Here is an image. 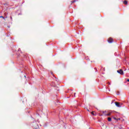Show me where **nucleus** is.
<instances>
[{"label": "nucleus", "mask_w": 129, "mask_h": 129, "mask_svg": "<svg viewBox=\"0 0 129 129\" xmlns=\"http://www.w3.org/2000/svg\"><path fill=\"white\" fill-rule=\"evenodd\" d=\"M103 113H104V111L103 112Z\"/></svg>", "instance_id": "obj_16"}, {"label": "nucleus", "mask_w": 129, "mask_h": 129, "mask_svg": "<svg viewBox=\"0 0 129 129\" xmlns=\"http://www.w3.org/2000/svg\"><path fill=\"white\" fill-rule=\"evenodd\" d=\"M108 121H111V117H108Z\"/></svg>", "instance_id": "obj_6"}, {"label": "nucleus", "mask_w": 129, "mask_h": 129, "mask_svg": "<svg viewBox=\"0 0 129 129\" xmlns=\"http://www.w3.org/2000/svg\"><path fill=\"white\" fill-rule=\"evenodd\" d=\"M107 41L108 42V43H111L113 42V39L112 38L110 37L108 39Z\"/></svg>", "instance_id": "obj_2"}, {"label": "nucleus", "mask_w": 129, "mask_h": 129, "mask_svg": "<svg viewBox=\"0 0 129 129\" xmlns=\"http://www.w3.org/2000/svg\"><path fill=\"white\" fill-rule=\"evenodd\" d=\"M120 118H117L116 120H119Z\"/></svg>", "instance_id": "obj_12"}, {"label": "nucleus", "mask_w": 129, "mask_h": 129, "mask_svg": "<svg viewBox=\"0 0 129 129\" xmlns=\"http://www.w3.org/2000/svg\"><path fill=\"white\" fill-rule=\"evenodd\" d=\"M10 18H11V20H13V17H11Z\"/></svg>", "instance_id": "obj_13"}, {"label": "nucleus", "mask_w": 129, "mask_h": 129, "mask_svg": "<svg viewBox=\"0 0 129 129\" xmlns=\"http://www.w3.org/2000/svg\"><path fill=\"white\" fill-rule=\"evenodd\" d=\"M0 18H3L4 19H5V17L4 16H0Z\"/></svg>", "instance_id": "obj_8"}, {"label": "nucleus", "mask_w": 129, "mask_h": 129, "mask_svg": "<svg viewBox=\"0 0 129 129\" xmlns=\"http://www.w3.org/2000/svg\"><path fill=\"white\" fill-rule=\"evenodd\" d=\"M117 73H119V74H120V75H123V71L121 69L117 70Z\"/></svg>", "instance_id": "obj_1"}, {"label": "nucleus", "mask_w": 129, "mask_h": 129, "mask_svg": "<svg viewBox=\"0 0 129 129\" xmlns=\"http://www.w3.org/2000/svg\"><path fill=\"white\" fill-rule=\"evenodd\" d=\"M94 112H91V113H92V114L93 115H94Z\"/></svg>", "instance_id": "obj_9"}, {"label": "nucleus", "mask_w": 129, "mask_h": 129, "mask_svg": "<svg viewBox=\"0 0 129 129\" xmlns=\"http://www.w3.org/2000/svg\"><path fill=\"white\" fill-rule=\"evenodd\" d=\"M76 94V93H74L75 97Z\"/></svg>", "instance_id": "obj_14"}, {"label": "nucleus", "mask_w": 129, "mask_h": 129, "mask_svg": "<svg viewBox=\"0 0 129 129\" xmlns=\"http://www.w3.org/2000/svg\"><path fill=\"white\" fill-rule=\"evenodd\" d=\"M127 82H129V79H127Z\"/></svg>", "instance_id": "obj_11"}, {"label": "nucleus", "mask_w": 129, "mask_h": 129, "mask_svg": "<svg viewBox=\"0 0 129 129\" xmlns=\"http://www.w3.org/2000/svg\"><path fill=\"white\" fill-rule=\"evenodd\" d=\"M76 2H78V0H74L72 2V4L74 3H76Z\"/></svg>", "instance_id": "obj_5"}, {"label": "nucleus", "mask_w": 129, "mask_h": 129, "mask_svg": "<svg viewBox=\"0 0 129 129\" xmlns=\"http://www.w3.org/2000/svg\"><path fill=\"white\" fill-rule=\"evenodd\" d=\"M25 77H26V76H25Z\"/></svg>", "instance_id": "obj_17"}, {"label": "nucleus", "mask_w": 129, "mask_h": 129, "mask_svg": "<svg viewBox=\"0 0 129 129\" xmlns=\"http://www.w3.org/2000/svg\"><path fill=\"white\" fill-rule=\"evenodd\" d=\"M115 104L116 106H117V107H120V105H119V102H115Z\"/></svg>", "instance_id": "obj_3"}, {"label": "nucleus", "mask_w": 129, "mask_h": 129, "mask_svg": "<svg viewBox=\"0 0 129 129\" xmlns=\"http://www.w3.org/2000/svg\"><path fill=\"white\" fill-rule=\"evenodd\" d=\"M106 115H108V116H109V115H110V113H108V114H106Z\"/></svg>", "instance_id": "obj_7"}, {"label": "nucleus", "mask_w": 129, "mask_h": 129, "mask_svg": "<svg viewBox=\"0 0 129 129\" xmlns=\"http://www.w3.org/2000/svg\"><path fill=\"white\" fill-rule=\"evenodd\" d=\"M113 119H115V120H117V119H116V117H113Z\"/></svg>", "instance_id": "obj_10"}, {"label": "nucleus", "mask_w": 129, "mask_h": 129, "mask_svg": "<svg viewBox=\"0 0 129 129\" xmlns=\"http://www.w3.org/2000/svg\"><path fill=\"white\" fill-rule=\"evenodd\" d=\"M87 111H89V110L87 109Z\"/></svg>", "instance_id": "obj_15"}, {"label": "nucleus", "mask_w": 129, "mask_h": 129, "mask_svg": "<svg viewBox=\"0 0 129 129\" xmlns=\"http://www.w3.org/2000/svg\"><path fill=\"white\" fill-rule=\"evenodd\" d=\"M123 4H124V5H127V1H124L123 2Z\"/></svg>", "instance_id": "obj_4"}, {"label": "nucleus", "mask_w": 129, "mask_h": 129, "mask_svg": "<svg viewBox=\"0 0 129 129\" xmlns=\"http://www.w3.org/2000/svg\"><path fill=\"white\" fill-rule=\"evenodd\" d=\"M35 129H38V128H35Z\"/></svg>", "instance_id": "obj_18"}]
</instances>
